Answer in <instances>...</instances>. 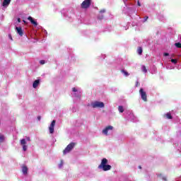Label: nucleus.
I'll return each instance as SVG.
<instances>
[{
	"instance_id": "f257e3e1",
	"label": "nucleus",
	"mask_w": 181,
	"mask_h": 181,
	"mask_svg": "<svg viewBox=\"0 0 181 181\" xmlns=\"http://www.w3.org/2000/svg\"><path fill=\"white\" fill-rule=\"evenodd\" d=\"M108 160L107 158H103L100 164L98 165V169H103L104 172L111 170V165H108Z\"/></svg>"
},
{
	"instance_id": "f03ea898",
	"label": "nucleus",
	"mask_w": 181,
	"mask_h": 181,
	"mask_svg": "<svg viewBox=\"0 0 181 181\" xmlns=\"http://www.w3.org/2000/svg\"><path fill=\"white\" fill-rule=\"evenodd\" d=\"M92 108H104L105 105L103 102L95 101L90 104Z\"/></svg>"
},
{
	"instance_id": "7ed1b4c3",
	"label": "nucleus",
	"mask_w": 181,
	"mask_h": 181,
	"mask_svg": "<svg viewBox=\"0 0 181 181\" xmlns=\"http://www.w3.org/2000/svg\"><path fill=\"white\" fill-rule=\"evenodd\" d=\"M91 6V0H84L81 4L82 9H88Z\"/></svg>"
},
{
	"instance_id": "20e7f679",
	"label": "nucleus",
	"mask_w": 181,
	"mask_h": 181,
	"mask_svg": "<svg viewBox=\"0 0 181 181\" xmlns=\"http://www.w3.org/2000/svg\"><path fill=\"white\" fill-rule=\"evenodd\" d=\"M76 146V144L74 143H70L66 148L63 151V154L66 155V153H69V152H70L71 151V149H73V148H74V146Z\"/></svg>"
},
{
	"instance_id": "39448f33",
	"label": "nucleus",
	"mask_w": 181,
	"mask_h": 181,
	"mask_svg": "<svg viewBox=\"0 0 181 181\" xmlns=\"http://www.w3.org/2000/svg\"><path fill=\"white\" fill-rule=\"evenodd\" d=\"M139 94L141 95V99L143 100V101L146 103V101H148V96L146 95V92H145L144 90V88H140Z\"/></svg>"
},
{
	"instance_id": "423d86ee",
	"label": "nucleus",
	"mask_w": 181,
	"mask_h": 181,
	"mask_svg": "<svg viewBox=\"0 0 181 181\" xmlns=\"http://www.w3.org/2000/svg\"><path fill=\"white\" fill-rule=\"evenodd\" d=\"M54 125H56V120H52L49 129V134H54Z\"/></svg>"
},
{
	"instance_id": "0eeeda50",
	"label": "nucleus",
	"mask_w": 181,
	"mask_h": 181,
	"mask_svg": "<svg viewBox=\"0 0 181 181\" xmlns=\"http://www.w3.org/2000/svg\"><path fill=\"white\" fill-rule=\"evenodd\" d=\"M113 128L114 127L112 126H107L105 129L103 130V132L105 134V135H107L108 134V131H112Z\"/></svg>"
},
{
	"instance_id": "6e6552de",
	"label": "nucleus",
	"mask_w": 181,
	"mask_h": 181,
	"mask_svg": "<svg viewBox=\"0 0 181 181\" xmlns=\"http://www.w3.org/2000/svg\"><path fill=\"white\" fill-rule=\"evenodd\" d=\"M28 20L30 21V22L32 23V25H33L34 26H37V22L36 21H35V19H33V18H32V16H29L28 18Z\"/></svg>"
},
{
	"instance_id": "1a4fd4ad",
	"label": "nucleus",
	"mask_w": 181,
	"mask_h": 181,
	"mask_svg": "<svg viewBox=\"0 0 181 181\" xmlns=\"http://www.w3.org/2000/svg\"><path fill=\"white\" fill-rule=\"evenodd\" d=\"M16 30L20 36H23V30H22V27H16Z\"/></svg>"
},
{
	"instance_id": "9d476101",
	"label": "nucleus",
	"mask_w": 181,
	"mask_h": 181,
	"mask_svg": "<svg viewBox=\"0 0 181 181\" xmlns=\"http://www.w3.org/2000/svg\"><path fill=\"white\" fill-rule=\"evenodd\" d=\"M39 84H40V81L39 79L35 80L33 83V88H37Z\"/></svg>"
},
{
	"instance_id": "9b49d317",
	"label": "nucleus",
	"mask_w": 181,
	"mask_h": 181,
	"mask_svg": "<svg viewBox=\"0 0 181 181\" xmlns=\"http://www.w3.org/2000/svg\"><path fill=\"white\" fill-rule=\"evenodd\" d=\"M163 117L166 118L167 119H172L173 118V117H172V114H170V112H168L167 114H164Z\"/></svg>"
},
{
	"instance_id": "f8f14e48",
	"label": "nucleus",
	"mask_w": 181,
	"mask_h": 181,
	"mask_svg": "<svg viewBox=\"0 0 181 181\" xmlns=\"http://www.w3.org/2000/svg\"><path fill=\"white\" fill-rule=\"evenodd\" d=\"M22 172L23 175H28V167L26 165L22 167Z\"/></svg>"
},
{
	"instance_id": "ddd939ff",
	"label": "nucleus",
	"mask_w": 181,
	"mask_h": 181,
	"mask_svg": "<svg viewBox=\"0 0 181 181\" xmlns=\"http://www.w3.org/2000/svg\"><path fill=\"white\" fill-rule=\"evenodd\" d=\"M9 4H11V0H4L2 3L3 6H9Z\"/></svg>"
},
{
	"instance_id": "4468645a",
	"label": "nucleus",
	"mask_w": 181,
	"mask_h": 181,
	"mask_svg": "<svg viewBox=\"0 0 181 181\" xmlns=\"http://www.w3.org/2000/svg\"><path fill=\"white\" fill-rule=\"evenodd\" d=\"M4 141H5V136L0 133V143L4 142Z\"/></svg>"
},
{
	"instance_id": "2eb2a0df",
	"label": "nucleus",
	"mask_w": 181,
	"mask_h": 181,
	"mask_svg": "<svg viewBox=\"0 0 181 181\" xmlns=\"http://www.w3.org/2000/svg\"><path fill=\"white\" fill-rule=\"evenodd\" d=\"M142 52H143L142 47H138V49H137L138 54H139V55L142 54Z\"/></svg>"
},
{
	"instance_id": "dca6fc26",
	"label": "nucleus",
	"mask_w": 181,
	"mask_h": 181,
	"mask_svg": "<svg viewBox=\"0 0 181 181\" xmlns=\"http://www.w3.org/2000/svg\"><path fill=\"white\" fill-rule=\"evenodd\" d=\"M121 73H123V74H124V76H126V77H128V76H129V74L128 73V71H125L124 69H122L121 71Z\"/></svg>"
},
{
	"instance_id": "f3484780",
	"label": "nucleus",
	"mask_w": 181,
	"mask_h": 181,
	"mask_svg": "<svg viewBox=\"0 0 181 181\" xmlns=\"http://www.w3.org/2000/svg\"><path fill=\"white\" fill-rule=\"evenodd\" d=\"M118 111H119V112H124V107L123 106H119L118 107Z\"/></svg>"
},
{
	"instance_id": "a211bd4d",
	"label": "nucleus",
	"mask_w": 181,
	"mask_h": 181,
	"mask_svg": "<svg viewBox=\"0 0 181 181\" xmlns=\"http://www.w3.org/2000/svg\"><path fill=\"white\" fill-rule=\"evenodd\" d=\"M21 144L22 146L26 145V139H21Z\"/></svg>"
},
{
	"instance_id": "6ab92c4d",
	"label": "nucleus",
	"mask_w": 181,
	"mask_h": 181,
	"mask_svg": "<svg viewBox=\"0 0 181 181\" xmlns=\"http://www.w3.org/2000/svg\"><path fill=\"white\" fill-rule=\"evenodd\" d=\"M142 71H144V73L148 72V69H146V66H145V65L142 66Z\"/></svg>"
},
{
	"instance_id": "aec40b11",
	"label": "nucleus",
	"mask_w": 181,
	"mask_h": 181,
	"mask_svg": "<svg viewBox=\"0 0 181 181\" xmlns=\"http://www.w3.org/2000/svg\"><path fill=\"white\" fill-rule=\"evenodd\" d=\"M175 46H176L178 49H181V43L180 42L175 43Z\"/></svg>"
},
{
	"instance_id": "412c9836",
	"label": "nucleus",
	"mask_w": 181,
	"mask_h": 181,
	"mask_svg": "<svg viewBox=\"0 0 181 181\" xmlns=\"http://www.w3.org/2000/svg\"><path fill=\"white\" fill-rule=\"evenodd\" d=\"M171 63L176 64V63H177V59H171Z\"/></svg>"
},
{
	"instance_id": "4be33fe9",
	"label": "nucleus",
	"mask_w": 181,
	"mask_h": 181,
	"mask_svg": "<svg viewBox=\"0 0 181 181\" xmlns=\"http://www.w3.org/2000/svg\"><path fill=\"white\" fill-rule=\"evenodd\" d=\"M23 149L24 151H26V150L28 149V146L23 145Z\"/></svg>"
},
{
	"instance_id": "5701e85b",
	"label": "nucleus",
	"mask_w": 181,
	"mask_h": 181,
	"mask_svg": "<svg viewBox=\"0 0 181 181\" xmlns=\"http://www.w3.org/2000/svg\"><path fill=\"white\" fill-rule=\"evenodd\" d=\"M148 19H149V17L148 16H146L144 17V22H146L148 21Z\"/></svg>"
},
{
	"instance_id": "b1692460",
	"label": "nucleus",
	"mask_w": 181,
	"mask_h": 181,
	"mask_svg": "<svg viewBox=\"0 0 181 181\" xmlns=\"http://www.w3.org/2000/svg\"><path fill=\"white\" fill-rule=\"evenodd\" d=\"M139 86H140L139 82L136 81V87H139Z\"/></svg>"
},
{
	"instance_id": "393cba45",
	"label": "nucleus",
	"mask_w": 181,
	"mask_h": 181,
	"mask_svg": "<svg viewBox=\"0 0 181 181\" xmlns=\"http://www.w3.org/2000/svg\"><path fill=\"white\" fill-rule=\"evenodd\" d=\"M40 64H45V60H41L40 62Z\"/></svg>"
},
{
	"instance_id": "a878e982",
	"label": "nucleus",
	"mask_w": 181,
	"mask_h": 181,
	"mask_svg": "<svg viewBox=\"0 0 181 181\" xmlns=\"http://www.w3.org/2000/svg\"><path fill=\"white\" fill-rule=\"evenodd\" d=\"M163 56H165V57L169 56V53L165 52V53L163 54Z\"/></svg>"
},
{
	"instance_id": "bb28decb",
	"label": "nucleus",
	"mask_w": 181,
	"mask_h": 181,
	"mask_svg": "<svg viewBox=\"0 0 181 181\" xmlns=\"http://www.w3.org/2000/svg\"><path fill=\"white\" fill-rule=\"evenodd\" d=\"M72 91H74V93H76L77 89H76V88H72Z\"/></svg>"
},
{
	"instance_id": "cd10ccee",
	"label": "nucleus",
	"mask_w": 181,
	"mask_h": 181,
	"mask_svg": "<svg viewBox=\"0 0 181 181\" xmlns=\"http://www.w3.org/2000/svg\"><path fill=\"white\" fill-rule=\"evenodd\" d=\"M100 13H105V10H104V9H103V10H100Z\"/></svg>"
},
{
	"instance_id": "c85d7f7f",
	"label": "nucleus",
	"mask_w": 181,
	"mask_h": 181,
	"mask_svg": "<svg viewBox=\"0 0 181 181\" xmlns=\"http://www.w3.org/2000/svg\"><path fill=\"white\" fill-rule=\"evenodd\" d=\"M63 166V160L61 161V163L59 164V168H62Z\"/></svg>"
},
{
	"instance_id": "c756f323",
	"label": "nucleus",
	"mask_w": 181,
	"mask_h": 181,
	"mask_svg": "<svg viewBox=\"0 0 181 181\" xmlns=\"http://www.w3.org/2000/svg\"><path fill=\"white\" fill-rule=\"evenodd\" d=\"M137 5L138 6H141V3L139 2V1H137Z\"/></svg>"
},
{
	"instance_id": "7c9ffc66",
	"label": "nucleus",
	"mask_w": 181,
	"mask_h": 181,
	"mask_svg": "<svg viewBox=\"0 0 181 181\" xmlns=\"http://www.w3.org/2000/svg\"><path fill=\"white\" fill-rule=\"evenodd\" d=\"M8 37H9V39H11V40H13V39H12V35H8Z\"/></svg>"
},
{
	"instance_id": "2f4dec72",
	"label": "nucleus",
	"mask_w": 181,
	"mask_h": 181,
	"mask_svg": "<svg viewBox=\"0 0 181 181\" xmlns=\"http://www.w3.org/2000/svg\"><path fill=\"white\" fill-rule=\"evenodd\" d=\"M37 119H38V121H40V119H41L40 116H38V117H37Z\"/></svg>"
},
{
	"instance_id": "473e14b6",
	"label": "nucleus",
	"mask_w": 181,
	"mask_h": 181,
	"mask_svg": "<svg viewBox=\"0 0 181 181\" xmlns=\"http://www.w3.org/2000/svg\"><path fill=\"white\" fill-rule=\"evenodd\" d=\"M18 22L21 23V18H18Z\"/></svg>"
},
{
	"instance_id": "72a5a7b5",
	"label": "nucleus",
	"mask_w": 181,
	"mask_h": 181,
	"mask_svg": "<svg viewBox=\"0 0 181 181\" xmlns=\"http://www.w3.org/2000/svg\"><path fill=\"white\" fill-rule=\"evenodd\" d=\"M27 141H30V137H28Z\"/></svg>"
},
{
	"instance_id": "f704fd0d",
	"label": "nucleus",
	"mask_w": 181,
	"mask_h": 181,
	"mask_svg": "<svg viewBox=\"0 0 181 181\" xmlns=\"http://www.w3.org/2000/svg\"><path fill=\"white\" fill-rule=\"evenodd\" d=\"M139 169H142V167H141V165H139Z\"/></svg>"
},
{
	"instance_id": "c9c22d12",
	"label": "nucleus",
	"mask_w": 181,
	"mask_h": 181,
	"mask_svg": "<svg viewBox=\"0 0 181 181\" xmlns=\"http://www.w3.org/2000/svg\"><path fill=\"white\" fill-rule=\"evenodd\" d=\"M23 22H24V23H26V21L25 20H23Z\"/></svg>"
}]
</instances>
